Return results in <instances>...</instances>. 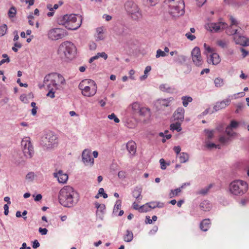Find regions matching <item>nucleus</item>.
<instances>
[{
	"label": "nucleus",
	"mask_w": 249,
	"mask_h": 249,
	"mask_svg": "<svg viewBox=\"0 0 249 249\" xmlns=\"http://www.w3.org/2000/svg\"><path fill=\"white\" fill-rule=\"evenodd\" d=\"M79 199V197L77 192L69 185L64 186L59 192V202L64 207H74L77 204Z\"/></svg>",
	"instance_id": "f257e3e1"
},
{
	"label": "nucleus",
	"mask_w": 249,
	"mask_h": 249,
	"mask_svg": "<svg viewBox=\"0 0 249 249\" xmlns=\"http://www.w3.org/2000/svg\"><path fill=\"white\" fill-rule=\"evenodd\" d=\"M82 20L81 16L73 14H66L59 17L57 19V22L68 30H75L80 27Z\"/></svg>",
	"instance_id": "f03ea898"
},
{
	"label": "nucleus",
	"mask_w": 249,
	"mask_h": 249,
	"mask_svg": "<svg viewBox=\"0 0 249 249\" xmlns=\"http://www.w3.org/2000/svg\"><path fill=\"white\" fill-rule=\"evenodd\" d=\"M76 51L75 45L72 42L66 41L60 44L57 53L61 59L67 61L72 59L74 57Z\"/></svg>",
	"instance_id": "7ed1b4c3"
},
{
	"label": "nucleus",
	"mask_w": 249,
	"mask_h": 249,
	"mask_svg": "<svg viewBox=\"0 0 249 249\" xmlns=\"http://www.w3.org/2000/svg\"><path fill=\"white\" fill-rule=\"evenodd\" d=\"M169 13L173 17H179L184 14V2L183 0H166Z\"/></svg>",
	"instance_id": "20e7f679"
},
{
	"label": "nucleus",
	"mask_w": 249,
	"mask_h": 249,
	"mask_svg": "<svg viewBox=\"0 0 249 249\" xmlns=\"http://www.w3.org/2000/svg\"><path fill=\"white\" fill-rule=\"evenodd\" d=\"M78 88L81 90L82 95L86 97L94 96L97 89L96 83L91 79L83 80L79 84Z\"/></svg>",
	"instance_id": "39448f33"
},
{
	"label": "nucleus",
	"mask_w": 249,
	"mask_h": 249,
	"mask_svg": "<svg viewBox=\"0 0 249 249\" xmlns=\"http://www.w3.org/2000/svg\"><path fill=\"white\" fill-rule=\"evenodd\" d=\"M248 189V183L242 180H233L229 185L230 192L235 196H242L247 192Z\"/></svg>",
	"instance_id": "423d86ee"
},
{
	"label": "nucleus",
	"mask_w": 249,
	"mask_h": 249,
	"mask_svg": "<svg viewBox=\"0 0 249 249\" xmlns=\"http://www.w3.org/2000/svg\"><path fill=\"white\" fill-rule=\"evenodd\" d=\"M124 8L127 14L133 20H138L142 17V12L136 3L132 0L126 1Z\"/></svg>",
	"instance_id": "0eeeda50"
},
{
	"label": "nucleus",
	"mask_w": 249,
	"mask_h": 249,
	"mask_svg": "<svg viewBox=\"0 0 249 249\" xmlns=\"http://www.w3.org/2000/svg\"><path fill=\"white\" fill-rule=\"evenodd\" d=\"M42 144L47 148L54 147L57 143V137L52 131L47 132L42 138Z\"/></svg>",
	"instance_id": "6e6552de"
},
{
	"label": "nucleus",
	"mask_w": 249,
	"mask_h": 249,
	"mask_svg": "<svg viewBox=\"0 0 249 249\" xmlns=\"http://www.w3.org/2000/svg\"><path fill=\"white\" fill-rule=\"evenodd\" d=\"M21 145L24 156L27 158H31L34 154V150L30 138H23L21 141Z\"/></svg>",
	"instance_id": "1a4fd4ad"
},
{
	"label": "nucleus",
	"mask_w": 249,
	"mask_h": 249,
	"mask_svg": "<svg viewBox=\"0 0 249 249\" xmlns=\"http://www.w3.org/2000/svg\"><path fill=\"white\" fill-rule=\"evenodd\" d=\"M67 36V31L62 28H54L50 29L48 33V37L52 40H57Z\"/></svg>",
	"instance_id": "9d476101"
},
{
	"label": "nucleus",
	"mask_w": 249,
	"mask_h": 249,
	"mask_svg": "<svg viewBox=\"0 0 249 249\" xmlns=\"http://www.w3.org/2000/svg\"><path fill=\"white\" fill-rule=\"evenodd\" d=\"M205 27L206 29L213 33H217L223 30L228 27V25L225 22H218L207 23Z\"/></svg>",
	"instance_id": "9b49d317"
},
{
	"label": "nucleus",
	"mask_w": 249,
	"mask_h": 249,
	"mask_svg": "<svg viewBox=\"0 0 249 249\" xmlns=\"http://www.w3.org/2000/svg\"><path fill=\"white\" fill-rule=\"evenodd\" d=\"M240 94L241 96H244L245 94L244 92H241L234 94L233 95H231L229 96V98L221 102H218L213 107V109L215 111H217L221 109L225 108L227 107L231 102L230 97H234L235 99L237 98V95Z\"/></svg>",
	"instance_id": "f8f14e48"
},
{
	"label": "nucleus",
	"mask_w": 249,
	"mask_h": 249,
	"mask_svg": "<svg viewBox=\"0 0 249 249\" xmlns=\"http://www.w3.org/2000/svg\"><path fill=\"white\" fill-rule=\"evenodd\" d=\"M55 73H51L46 75L44 78V84L47 86L48 89L53 88L59 89V84L56 83V78L54 76Z\"/></svg>",
	"instance_id": "ddd939ff"
},
{
	"label": "nucleus",
	"mask_w": 249,
	"mask_h": 249,
	"mask_svg": "<svg viewBox=\"0 0 249 249\" xmlns=\"http://www.w3.org/2000/svg\"><path fill=\"white\" fill-rule=\"evenodd\" d=\"M191 56L193 62L196 66H200L202 65L203 60L199 47H196L193 49L191 52Z\"/></svg>",
	"instance_id": "4468645a"
},
{
	"label": "nucleus",
	"mask_w": 249,
	"mask_h": 249,
	"mask_svg": "<svg viewBox=\"0 0 249 249\" xmlns=\"http://www.w3.org/2000/svg\"><path fill=\"white\" fill-rule=\"evenodd\" d=\"M91 150L85 149L82 152V161L86 165L92 166L94 164V159L91 158Z\"/></svg>",
	"instance_id": "2eb2a0df"
},
{
	"label": "nucleus",
	"mask_w": 249,
	"mask_h": 249,
	"mask_svg": "<svg viewBox=\"0 0 249 249\" xmlns=\"http://www.w3.org/2000/svg\"><path fill=\"white\" fill-rule=\"evenodd\" d=\"M174 101V99L172 97L167 98H161L157 100L156 105L159 109H162L163 107H168L170 106L172 102Z\"/></svg>",
	"instance_id": "dca6fc26"
},
{
	"label": "nucleus",
	"mask_w": 249,
	"mask_h": 249,
	"mask_svg": "<svg viewBox=\"0 0 249 249\" xmlns=\"http://www.w3.org/2000/svg\"><path fill=\"white\" fill-rule=\"evenodd\" d=\"M184 113L185 110L183 107L178 108L173 114L174 120L179 122H183L184 119Z\"/></svg>",
	"instance_id": "f3484780"
},
{
	"label": "nucleus",
	"mask_w": 249,
	"mask_h": 249,
	"mask_svg": "<svg viewBox=\"0 0 249 249\" xmlns=\"http://www.w3.org/2000/svg\"><path fill=\"white\" fill-rule=\"evenodd\" d=\"M233 39L236 44H239L243 46H249V39L244 36H235Z\"/></svg>",
	"instance_id": "a211bd4d"
},
{
	"label": "nucleus",
	"mask_w": 249,
	"mask_h": 249,
	"mask_svg": "<svg viewBox=\"0 0 249 249\" xmlns=\"http://www.w3.org/2000/svg\"><path fill=\"white\" fill-rule=\"evenodd\" d=\"M220 60L219 55L216 53L214 52L207 56V62L209 64L216 65L220 63Z\"/></svg>",
	"instance_id": "6ab92c4d"
},
{
	"label": "nucleus",
	"mask_w": 249,
	"mask_h": 249,
	"mask_svg": "<svg viewBox=\"0 0 249 249\" xmlns=\"http://www.w3.org/2000/svg\"><path fill=\"white\" fill-rule=\"evenodd\" d=\"M53 176L57 178L58 181L60 183H66L68 179V175L64 173L62 170H59L57 173H54Z\"/></svg>",
	"instance_id": "aec40b11"
},
{
	"label": "nucleus",
	"mask_w": 249,
	"mask_h": 249,
	"mask_svg": "<svg viewBox=\"0 0 249 249\" xmlns=\"http://www.w3.org/2000/svg\"><path fill=\"white\" fill-rule=\"evenodd\" d=\"M126 148L129 153L134 155L136 152V144L133 141H129L126 144Z\"/></svg>",
	"instance_id": "412c9836"
},
{
	"label": "nucleus",
	"mask_w": 249,
	"mask_h": 249,
	"mask_svg": "<svg viewBox=\"0 0 249 249\" xmlns=\"http://www.w3.org/2000/svg\"><path fill=\"white\" fill-rule=\"evenodd\" d=\"M211 224V222L210 219H205L200 223V228L202 231H206L210 228Z\"/></svg>",
	"instance_id": "4be33fe9"
},
{
	"label": "nucleus",
	"mask_w": 249,
	"mask_h": 249,
	"mask_svg": "<svg viewBox=\"0 0 249 249\" xmlns=\"http://www.w3.org/2000/svg\"><path fill=\"white\" fill-rule=\"evenodd\" d=\"M186 60L187 57L185 55L179 54L178 53L173 58V61L175 63L180 65L184 63Z\"/></svg>",
	"instance_id": "5701e85b"
},
{
	"label": "nucleus",
	"mask_w": 249,
	"mask_h": 249,
	"mask_svg": "<svg viewBox=\"0 0 249 249\" xmlns=\"http://www.w3.org/2000/svg\"><path fill=\"white\" fill-rule=\"evenodd\" d=\"M142 189L139 187H136L132 192V196L138 200H142V196L141 195Z\"/></svg>",
	"instance_id": "b1692460"
},
{
	"label": "nucleus",
	"mask_w": 249,
	"mask_h": 249,
	"mask_svg": "<svg viewBox=\"0 0 249 249\" xmlns=\"http://www.w3.org/2000/svg\"><path fill=\"white\" fill-rule=\"evenodd\" d=\"M199 207L202 211L208 212L211 209L212 205L208 200H205L201 202Z\"/></svg>",
	"instance_id": "393cba45"
},
{
	"label": "nucleus",
	"mask_w": 249,
	"mask_h": 249,
	"mask_svg": "<svg viewBox=\"0 0 249 249\" xmlns=\"http://www.w3.org/2000/svg\"><path fill=\"white\" fill-rule=\"evenodd\" d=\"M104 31L102 27H99L96 29V34L95 35L96 40L100 41L104 39V36L103 35Z\"/></svg>",
	"instance_id": "a878e982"
},
{
	"label": "nucleus",
	"mask_w": 249,
	"mask_h": 249,
	"mask_svg": "<svg viewBox=\"0 0 249 249\" xmlns=\"http://www.w3.org/2000/svg\"><path fill=\"white\" fill-rule=\"evenodd\" d=\"M212 186H213V184H210L208 186H206V187L198 190L196 193L197 195H201L202 196H205L208 193L210 189L212 187Z\"/></svg>",
	"instance_id": "bb28decb"
},
{
	"label": "nucleus",
	"mask_w": 249,
	"mask_h": 249,
	"mask_svg": "<svg viewBox=\"0 0 249 249\" xmlns=\"http://www.w3.org/2000/svg\"><path fill=\"white\" fill-rule=\"evenodd\" d=\"M124 240L126 242H131L133 239V234L132 231L126 230V233L124 236Z\"/></svg>",
	"instance_id": "cd10ccee"
},
{
	"label": "nucleus",
	"mask_w": 249,
	"mask_h": 249,
	"mask_svg": "<svg viewBox=\"0 0 249 249\" xmlns=\"http://www.w3.org/2000/svg\"><path fill=\"white\" fill-rule=\"evenodd\" d=\"M170 129L172 131L176 130L177 132H180L182 130L180 122H178L171 124Z\"/></svg>",
	"instance_id": "c85d7f7f"
},
{
	"label": "nucleus",
	"mask_w": 249,
	"mask_h": 249,
	"mask_svg": "<svg viewBox=\"0 0 249 249\" xmlns=\"http://www.w3.org/2000/svg\"><path fill=\"white\" fill-rule=\"evenodd\" d=\"M235 26H229L226 30V33L229 36L238 34V29L235 28Z\"/></svg>",
	"instance_id": "c756f323"
},
{
	"label": "nucleus",
	"mask_w": 249,
	"mask_h": 249,
	"mask_svg": "<svg viewBox=\"0 0 249 249\" xmlns=\"http://www.w3.org/2000/svg\"><path fill=\"white\" fill-rule=\"evenodd\" d=\"M179 161L181 163H185L189 160V156L187 153L182 152L178 156Z\"/></svg>",
	"instance_id": "7c9ffc66"
},
{
	"label": "nucleus",
	"mask_w": 249,
	"mask_h": 249,
	"mask_svg": "<svg viewBox=\"0 0 249 249\" xmlns=\"http://www.w3.org/2000/svg\"><path fill=\"white\" fill-rule=\"evenodd\" d=\"M54 75L56 78V80H57L58 82L60 83L59 86H60V85H64L66 84L65 79L62 75L57 73H55V74Z\"/></svg>",
	"instance_id": "2f4dec72"
},
{
	"label": "nucleus",
	"mask_w": 249,
	"mask_h": 249,
	"mask_svg": "<svg viewBox=\"0 0 249 249\" xmlns=\"http://www.w3.org/2000/svg\"><path fill=\"white\" fill-rule=\"evenodd\" d=\"M181 100L182 101V104L184 107H187L189 103H190L192 101L193 99L190 96H182L181 97Z\"/></svg>",
	"instance_id": "473e14b6"
},
{
	"label": "nucleus",
	"mask_w": 249,
	"mask_h": 249,
	"mask_svg": "<svg viewBox=\"0 0 249 249\" xmlns=\"http://www.w3.org/2000/svg\"><path fill=\"white\" fill-rule=\"evenodd\" d=\"M205 143L206 147L209 149H213L214 148H220V146L219 145H216V144H214V143L211 142L208 140H205Z\"/></svg>",
	"instance_id": "72a5a7b5"
},
{
	"label": "nucleus",
	"mask_w": 249,
	"mask_h": 249,
	"mask_svg": "<svg viewBox=\"0 0 249 249\" xmlns=\"http://www.w3.org/2000/svg\"><path fill=\"white\" fill-rule=\"evenodd\" d=\"M160 89L164 92L171 93L173 92V89L166 84H162L160 86Z\"/></svg>",
	"instance_id": "f704fd0d"
},
{
	"label": "nucleus",
	"mask_w": 249,
	"mask_h": 249,
	"mask_svg": "<svg viewBox=\"0 0 249 249\" xmlns=\"http://www.w3.org/2000/svg\"><path fill=\"white\" fill-rule=\"evenodd\" d=\"M181 192V188H178L175 190H171L170 193L169 194V196L170 198L174 197L178 195V194Z\"/></svg>",
	"instance_id": "c9c22d12"
},
{
	"label": "nucleus",
	"mask_w": 249,
	"mask_h": 249,
	"mask_svg": "<svg viewBox=\"0 0 249 249\" xmlns=\"http://www.w3.org/2000/svg\"><path fill=\"white\" fill-rule=\"evenodd\" d=\"M150 112V109L148 108L141 107L137 114L142 116H145Z\"/></svg>",
	"instance_id": "e433bc0d"
},
{
	"label": "nucleus",
	"mask_w": 249,
	"mask_h": 249,
	"mask_svg": "<svg viewBox=\"0 0 249 249\" xmlns=\"http://www.w3.org/2000/svg\"><path fill=\"white\" fill-rule=\"evenodd\" d=\"M204 131L207 136V139L205 140H208L209 141L210 140L213 138L214 133L213 130H210L209 129H205Z\"/></svg>",
	"instance_id": "4c0bfd02"
},
{
	"label": "nucleus",
	"mask_w": 249,
	"mask_h": 249,
	"mask_svg": "<svg viewBox=\"0 0 249 249\" xmlns=\"http://www.w3.org/2000/svg\"><path fill=\"white\" fill-rule=\"evenodd\" d=\"M131 108L134 113H138L140 108V105L138 102L133 103L131 105Z\"/></svg>",
	"instance_id": "58836bf2"
},
{
	"label": "nucleus",
	"mask_w": 249,
	"mask_h": 249,
	"mask_svg": "<svg viewBox=\"0 0 249 249\" xmlns=\"http://www.w3.org/2000/svg\"><path fill=\"white\" fill-rule=\"evenodd\" d=\"M121 205L122 201L121 200L118 199L116 201L115 204L113 208V213L116 214L118 212V210L120 209L121 207Z\"/></svg>",
	"instance_id": "ea45409f"
},
{
	"label": "nucleus",
	"mask_w": 249,
	"mask_h": 249,
	"mask_svg": "<svg viewBox=\"0 0 249 249\" xmlns=\"http://www.w3.org/2000/svg\"><path fill=\"white\" fill-rule=\"evenodd\" d=\"M204 47L205 49V53L207 55V56H208L209 54H212V53H214V50L213 49L210 47L209 45L205 43L204 44Z\"/></svg>",
	"instance_id": "a19ab883"
},
{
	"label": "nucleus",
	"mask_w": 249,
	"mask_h": 249,
	"mask_svg": "<svg viewBox=\"0 0 249 249\" xmlns=\"http://www.w3.org/2000/svg\"><path fill=\"white\" fill-rule=\"evenodd\" d=\"M17 13V10L15 7H11L8 12V15L9 18H14Z\"/></svg>",
	"instance_id": "79ce46f5"
},
{
	"label": "nucleus",
	"mask_w": 249,
	"mask_h": 249,
	"mask_svg": "<svg viewBox=\"0 0 249 249\" xmlns=\"http://www.w3.org/2000/svg\"><path fill=\"white\" fill-rule=\"evenodd\" d=\"M35 178V174L33 172H29L26 176V179L28 181H33Z\"/></svg>",
	"instance_id": "37998d69"
},
{
	"label": "nucleus",
	"mask_w": 249,
	"mask_h": 249,
	"mask_svg": "<svg viewBox=\"0 0 249 249\" xmlns=\"http://www.w3.org/2000/svg\"><path fill=\"white\" fill-rule=\"evenodd\" d=\"M214 82L216 87H221L224 85L223 80L220 78H216L214 80Z\"/></svg>",
	"instance_id": "c03bdc74"
},
{
	"label": "nucleus",
	"mask_w": 249,
	"mask_h": 249,
	"mask_svg": "<svg viewBox=\"0 0 249 249\" xmlns=\"http://www.w3.org/2000/svg\"><path fill=\"white\" fill-rule=\"evenodd\" d=\"M150 210L148 204L147 203L144 205H143L140 207V213H144L149 211Z\"/></svg>",
	"instance_id": "a18cd8bd"
},
{
	"label": "nucleus",
	"mask_w": 249,
	"mask_h": 249,
	"mask_svg": "<svg viewBox=\"0 0 249 249\" xmlns=\"http://www.w3.org/2000/svg\"><path fill=\"white\" fill-rule=\"evenodd\" d=\"M7 27L6 24H3L0 26V36H4L7 32Z\"/></svg>",
	"instance_id": "49530a36"
},
{
	"label": "nucleus",
	"mask_w": 249,
	"mask_h": 249,
	"mask_svg": "<svg viewBox=\"0 0 249 249\" xmlns=\"http://www.w3.org/2000/svg\"><path fill=\"white\" fill-rule=\"evenodd\" d=\"M96 59H98L99 57H102L104 58L105 60H106L107 58V54L105 52L98 53L95 55Z\"/></svg>",
	"instance_id": "de8ad7c7"
},
{
	"label": "nucleus",
	"mask_w": 249,
	"mask_h": 249,
	"mask_svg": "<svg viewBox=\"0 0 249 249\" xmlns=\"http://www.w3.org/2000/svg\"><path fill=\"white\" fill-rule=\"evenodd\" d=\"M239 125V123L234 121V120H232L231 122V123L230 124L228 125L227 126L229 127V128H230L231 129H232V128H236L238 127Z\"/></svg>",
	"instance_id": "09e8293b"
},
{
	"label": "nucleus",
	"mask_w": 249,
	"mask_h": 249,
	"mask_svg": "<svg viewBox=\"0 0 249 249\" xmlns=\"http://www.w3.org/2000/svg\"><path fill=\"white\" fill-rule=\"evenodd\" d=\"M21 47L22 44L20 43L16 42L14 43V46L12 48V50L15 52H17L18 49L20 48Z\"/></svg>",
	"instance_id": "8fccbe9b"
},
{
	"label": "nucleus",
	"mask_w": 249,
	"mask_h": 249,
	"mask_svg": "<svg viewBox=\"0 0 249 249\" xmlns=\"http://www.w3.org/2000/svg\"><path fill=\"white\" fill-rule=\"evenodd\" d=\"M230 19L231 20V24L230 26H235L237 27L238 25V22L232 16H231Z\"/></svg>",
	"instance_id": "3c124183"
},
{
	"label": "nucleus",
	"mask_w": 249,
	"mask_h": 249,
	"mask_svg": "<svg viewBox=\"0 0 249 249\" xmlns=\"http://www.w3.org/2000/svg\"><path fill=\"white\" fill-rule=\"evenodd\" d=\"M166 55V54L164 52L162 51V50H161L160 49H158L157 51L156 55V58H159L160 56L164 57Z\"/></svg>",
	"instance_id": "603ef678"
},
{
	"label": "nucleus",
	"mask_w": 249,
	"mask_h": 249,
	"mask_svg": "<svg viewBox=\"0 0 249 249\" xmlns=\"http://www.w3.org/2000/svg\"><path fill=\"white\" fill-rule=\"evenodd\" d=\"M245 105L243 103H238L237 106V109L235 110V112L236 113H238L240 112V111L242 110V109L244 107Z\"/></svg>",
	"instance_id": "864d4df0"
},
{
	"label": "nucleus",
	"mask_w": 249,
	"mask_h": 249,
	"mask_svg": "<svg viewBox=\"0 0 249 249\" xmlns=\"http://www.w3.org/2000/svg\"><path fill=\"white\" fill-rule=\"evenodd\" d=\"M108 118L110 120L113 119L114 121L116 123H118L120 122V120L116 116L114 113L108 115Z\"/></svg>",
	"instance_id": "5fc2aeb1"
},
{
	"label": "nucleus",
	"mask_w": 249,
	"mask_h": 249,
	"mask_svg": "<svg viewBox=\"0 0 249 249\" xmlns=\"http://www.w3.org/2000/svg\"><path fill=\"white\" fill-rule=\"evenodd\" d=\"M229 140V138L226 137L225 136H221L219 137V141L222 143H225L227 142Z\"/></svg>",
	"instance_id": "6e6d98bb"
},
{
	"label": "nucleus",
	"mask_w": 249,
	"mask_h": 249,
	"mask_svg": "<svg viewBox=\"0 0 249 249\" xmlns=\"http://www.w3.org/2000/svg\"><path fill=\"white\" fill-rule=\"evenodd\" d=\"M48 89L49 90V91L47 94V96L48 97H51V98H54V97H55V95H54L55 91L53 90V89L52 88V89Z\"/></svg>",
	"instance_id": "4d7b16f0"
},
{
	"label": "nucleus",
	"mask_w": 249,
	"mask_h": 249,
	"mask_svg": "<svg viewBox=\"0 0 249 249\" xmlns=\"http://www.w3.org/2000/svg\"><path fill=\"white\" fill-rule=\"evenodd\" d=\"M226 132L229 137L233 136L235 134V133L232 131V129L229 128L228 126L226 127Z\"/></svg>",
	"instance_id": "13d9d810"
},
{
	"label": "nucleus",
	"mask_w": 249,
	"mask_h": 249,
	"mask_svg": "<svg viewBox=\"0 0 249 249\" xmlns=\"http://www.w3.org/2000/svg\"><path fill=\"white\" fill-rule=\"evenodd\" d=\"M98 194L101 196H102L104 198L107 197V195L105 193L104 189L103 188H101L99 189Z\"/></svg>",
	"instance_id": "bf43d9fd"
},
{
	"label": "nucleus",
	"mask_w": 249,
	"mask_h": 249,
	"mask_svg": "<svg viewBox=\"0 0 249 249\" xmlns=\"http://www.w3.org/2000/svg\"><path fill=\"white\" fill-rule=\"evenodd\" d=\"M160 168L162 170H165L166 168V164L163 159H161L160 160Z\"/></svg>",
	"instance_id": "052dcab7"
},
{
	"label": "nucleus",
	"mask_w": 249,
	"mask_h": 249,
	"mask_svg": "<svg viewBox=\"0 0 249 249\" xmlns=\"http://www.w3.org/2000/svg\"><path fill=\"white\" fill-rule=\"evenodd\" d=\"M185 36L191 41H193L196 38L195 36L192 35L189 32L186 33Z\"/></svg>",
	"instance_id": "680f3d73"
},
{
	"label": "nucleus",
	"mask_w": 249,
	"mask_h": 249,
	"mask_svg": "<svg viewBox=\"0 0 249 249\" xmlns=\"http://www.w3.org/2000/svg\"><path fill=\"white\" fill-rule=\"evenodd\" d=\"M147 4L153 6L155 5L159 0H144Z\"/></svg>",
	"instance_id": "e2e57ef3"
},
{
	"label": "nucleus",
	"mask_w": 249,
	"mask_h": 249,
	"mask_svg": "<svg viewBox=\"0 0 249 249\" xmlns=\"http://www.w3.org/2000/svg\"><path fill=\"white\" fill-rule=\"evenodd\" d=\"M125 172L123 171H119L118 174V176L120 178H125Z\"/></svg>",
	"instance_id": "0e129e2a"
},
{
	"label": "nucleus",
	"mask_w": 249,
	"mask_h": 249,
	"mask_svg": "<svg viewBox=\"0 0 249 249\" xmlns=\"http://www.w3.org/2000/svg\"><path fill=\"white\" fill-rule=\"evenodd\" d=\"M39 232L42 234V235H46L47 233L48 230L46 228H39Z\"/></svg>",
	"instance_id": "69168bd1"
},
{
	"label": "nucleus",
	"mask_w": 249,
	"mask_h": 249,
	"mask_svg": "<svg viewBox=\"0 0 249 249\" xmlns=\"http://www.w3.org/2000/svg\"><path fill=\"white\" fill-rule=\"evenodd\" d=\"M33 196L34 197V200L35 201H39L42 198V196L41 194H37L36 196L33 195Z\"/></svg>",
	"instance_id": "338daca9"
},
{
	"label": "nucleus",
	"mask_w": 249,
	"mask_h": 249,
	"mask_svg": "<svg viewBox=\"0 0 249 249\" xmlns=\"http://www.w3.org/2000/svg\"><path fill=\"white\" fill-rule=\"evenodd\" d=\"M39 246H40V244L37 240H35L33 242V246L32 247L34 249H36V248H38L39 247Z\"/></svg>",
	"instance_id": "774afa93"
}]
</instances>
